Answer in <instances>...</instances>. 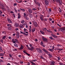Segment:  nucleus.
I'll list each match as a JSON object with an SVG mask.
<instances>
[{
	"label": "nucleus",
	"instance_id": "8",
	"mask_svg": "<svg viewBox=\"0 0 65 65\" xmlns=\"http://www.w3.org/2000/svg\"><path fill=\"white\" fill-rule=\"evenodd\" d=\"M37 51L39 53H42V51L40 49H38Z\"/></svg>",
	"mask_w": 65,
	"mask_h": 65
},
{
	"label": "nucleus",
	"instance_id": "52",
	"mask_svg": "<svg viewBox=\"0 0 65 65\" xmlns=\"http://www.w3.org/2000/svg\"><path fill=\"white\" fill-rule=\"evenodd\" d=\"M57 46H62V45H60V44H58L57 45Z\"/></svg>",
	"mask_w": 65,
	"mask_h": 65
},
{
	"label": "nucleus",
	"instance_id": "48",
	"mask_svg": "<svg viewBox=\"0 0 65 65\" xmlns=\"http://www.w3.org/2000/svg\"><path fill=\"white\" fill-rule=\"evenodd\" d=\"M43 20H44V21H47V19H44Z\"/></svg>",
	"mask_w": 65,
	"mask_h": 65
},
{
	"label": "nucleus",
	"instance_id": "34",
	"mask_svg": "<svg viewBox=\"0 0 65 65\" xmlns=\"http://www.w3.org/2000/svg\"><path fill=\"white\" fill-rule=\"evenodd\" d=\"M59 12H61V9L60 8H59Z\"/></svg>",
	"mask_w": 65,
	"mask_h": 65
},
{
	"label": "nucleus",
	"instance_id": "31",
	"mask_svg": "<svg viewBox=\"0 0 65 65\" xmlns=\"http://www.w3.org/2000/svg\"><path fill=\"white\" fill-rule=\"evenodd\" d=\"M40 44L41 45H43V42H42V41H41Z\"/></svg>",
	"mask_w": 65,
	"mask_h": 65
},
{
	"label": "nucleus",
	"instance_id": "32",
	"mask_svg": "<svg viewBox=\"0 0 65 65\" xmlns=\"http://www.w3.org/2000/svg\"><path fill=\"white\" fill-rule=\"evenodd\" d=\"M59 65H65V64H63L61 63H59Z\"/></svg>",
	"mask_w": 65,
	"mask_h": 65
},
{
	"label": "nucleus",
	"instance_id": "19",
	"mask_svg": "<svg viewBox=\"0 0 65 65\" xmlns=\"http://www.w3.org/2000/svg\"><path fill=\"white\" fill-rule=\"evenodd\" d=\"M35 31V28H33L32 32V33H33V32H34Z\"/></svg>",
	"mask_w": 65,
	"mask_h": 65
},
{
	"label": "nucleus",
	"instance_id": "9",
	"mask_svg": "<svg viewBox=\"0 0 65 65\" xmlns=\"http://www.w3.org/2000/svg\"><path fill=\"white\" fill-rule=\"evenodd\" d=\"M45 2L46 5L47 6L49 4V2H48V1H47V0H46L45 1Z\"/></svg>",
	"mask_w": 65,
	"mask_h": 65
},
{
	"label": "nucleus",
	"instance_id": "54",
	"mask_svg": "<svg viewBox=\"0 0 65 65\" xmlns=\"http://www.w3.org/2000/svg\"><path fill=\"white\" fill-rule=\"evenodd\" d=\"M26 54L28 56H30V54H28L27 53H26Z\"/></svg>",
	"mask_w": 65,
	"mask_h": 65
},
{
	"label": "nucleus",
	"instance_id": "2",
	"mask_svg": "<svg viewBox=\"0 0 65 65\" xmlns=\"http://www.w3.org/2000/svg\"><path fill=\"white\" fill-rule=\"evenodd\" d=\"M42 40L44 41H45V42H47V39L45 38H44L43 37H42Z\"/></svg>",
	"mask_w": 65,
	"mask_h": 65
},
{
	"label": "nucleus",
	"instance_id": "7",
	"mask_svg": "<svg viewBox=\"0 0 65 65\" xmlns=\"http://www.w3.org/2000/svg\"><path fill=\"white\" fill-rule=\"evenodd\" d=\"M29 45L30 47H31V48H30V49L31 50H30V51H33V46H32V44H30Z\"/></svg>",
	"mask_w": 65,
	"mask_h": 65
},
{
	"label": "nucleus",
	"instance_id": "18",
	"mask_svg": "<svg viewBox=\"0 0 65 65\" xmlns=\"http://www.w3.org/2000/svg\"><path fill=\"white\" fill-rule=\"evenodd\" d=\"M8 21L9 23H12V22L11 21V20H10V19H8Z\"/></svg>",
	"mask_w": 65,
	"mask_h": 65
},
{
	"label": "nucleus",
	"instance_id": "53",
	"mask_svg": "<svg viewBox=\"0 0 65 65\" xmlns=\"http://www.w3.org/2000/svg\"><path fill=\"white\" fill-rule=\"evenodd\" d=\"M3 62V60H1V59H0V62Z\"/></svg>",
	"mask_w": 65,
	"mask_h": 65
},
{
	"label": "nucleus",
	"instance_id": "51",
	"mask_svg": "<svg viewBox=\"0 0 65 65\" xmlns=\"http://www.w3.org/2000/svg\"><path fill=\"white\" fill-rule=\"evenodd\" d=\"M0 6H1V7H4V6H3V5H1V4H0Z\"/></svg>",
	"mask_w": 65,
	"mask_h": 65
},
{
	"label": "nucleus",
	"instance_id": "45",
	"mask_svg": "<svg viewBox=\"0 0 65 65\" xmlns=\"http://www.w3.org/2000/svg\"><path fill=\"white\" fill-rule=\"evenodd\" d=\"M43 30L45 31H46V28H44V29H43Z\"/></svg>",
	"mask_w": 65,
	"mask_h": 65
},
{
	"label": "nucleus",
	"instance_id": "35",
	"mask_svg": "<svg viewBox=\"0 0 65 65\" xmlns=\"http://www.w3.org/2000/svg\"><path fill=\"white\" fill-rule=\"evenodd\" d=\"M0 50L1 51H3V50L2 49V47L1 46H0Z\"/></svg>",
	"mask_w": 65,
	"mask_h": 65
},
{
	"label": "nucleus",
	"instance_id": "11",
	"mask_svg": "<svg viewBox=\"0 0 65 65\" xmlns=\"http://www.w3.org/2000/svg\"><path fill=\"white\" fill-rule=\"evenodd\" d=\"M42 51H43V52H45V53H48L47 51L45 50V49L43 48V49H42Z\"/></svg>",
	"mask_w": 65,
	"mask_h": 65
},
{
	"label": "nucleus",
	"instance_id": "21",
	"mask_svg": "<svg viewBox=\"0 0 65 65\" xmlns=\"http://www.w3.org/2000/svg\"><path fill=\"white\" fill-rule=\"evenodd\" d=\"M48 50H49V51H50V52H53V50L52 49H49Z\"/></svg>",
	"mask_w": 65,
	"mask_h": 65
},
{
	"label": "nucleus",
	"instance_id": "59",
	"mask_svg": "<svg viewBox=\"0 0 65 65\" xmlns=\"http://www.w3.org/2000/svg\"><path fill=\"white\" fill-rule=\"evenodd\" d=\"M24 23V20L21 22V23H22V24H23Z\"/></svg>",
	"mask_w": 65,
	"mask_h": 65
},
{
	"label": "nucleus",
	"instance_id": "16",
	"mask_svg": "<svg viewBox=\"0 0 65 65\" xmlns=\"http://www.w3.org/2000/svg\"><path fill=\"white\" fill-rule=\"evenodd\" d=\"M30 63H32V65H36V64L34 62H32V61H30Z\"/></svg>",
	"mask_w": 65,
	"mask_h": 65
},
{
	"label": "nucleus",
	"instance_id": "22",
	"mask_svg": "<svg viewBox=\"0 0 65 65\" xmlns=\"http://www.w3.org/2000/svg\"><path fill=\"white\" fill-rule=\"evenodd\" d=\"M24 17L25 18V19H26V20H29V18H28L27 16H26Z\"/></svg>",
	"mask_w": 65,
	"mask_h": 65
},
{
	"label": "nucleus",
	"instance_id": "3",
	"mask_svg": "<svg viewBox=\"0 0 65 65\" xmlns=\"http://www.w3.org/2000/svg\"><path fill=\"white\" fill-rule=\"evenodd\" d=\"M43 17V15H40L39 17L41 20V21H43L44 20L43 18H42Z\"/></svg>",
	"mask_w": 65,
	"mask_h": 65
},
{
	"label": "nucleus",
	"instance_id": "39",
	"mask_svg": "<svg viewBox=\"0 0 65 65\" xmlns=\"http://www.w3.org/2000/svg\"><path fill=\"white\" fill-rule=\"evenodd\" d=\"M13 5L14 6H17V3H15V4H14Z\"/></svg>",
	"mask_w": 65,
	"mask_h": 65
},
{
	"label": "nucleus",
	"instance_id": "10",
	"mask_svg": "<svg viewBox=\"0 0 65 65\" xmlns=\"http://www.w3.org/2000/svg\"><path fill=\"white\" fill-rule=\"evenodd\" d=\"M19 32H17V36L16 37L17 39H19Z\"/></svg>",
	"mask_w": 65,
	"mask_h": 65
},
{
	"label": "nucleus",
	"instance_id": "56",
	"mask_svg": "<svg viewBox=\"0 0 65 65\" xmlns=\"http://www.w3.org/2000/svg\"><path fill=\"white\" fill-rule=\"evenodd\" d=\"M30 63L29 62H28V64H27L28 65H30Z\"/></svg>",
	"mask_w": 65,
	"mask_h": 65
},
{
	"label": "nucleus",
	"instance_id": "50",
	"mask_svg": "<svg viewBox=\"0 0 65 65\" xmlns=\"http://www.w3.org/2000/svg\"><path fill=\"white\" fill-rule=\"evenodd\" d=\"M21 18V16H20V15H19L18 17V19H20Z\"/></svg>",
	"mask_w": 65,
	"mask_h": 65
},
{
	"label": "nucleus",
	"instance_id": "40",
	"mask_svg": "<svg viewBox=\"0 0 65 65\" xmlns=\"http://www.w3.org/2000/svg\"><path fill=\"white\" fill-rule=\"evenodd\" d=\"M8 30H11V28L10 27H9L8 28Z\"/></svg>",
	"mask_w": 65,
	"mask_h": 65
},
{
	"label": "nucleus",
	"instance_id": "36",
	"mask_svg": "<svg viewBox=\"0 0 65 65\" xmlns=\"http://www.w3.org/2000/svg\"><path fill=\"white\" fill-rule=\"evenodd\" d=\"M0 56H4V54H0Z\"/></svg>",
	"mask_w": 65,
	"mask_h": 65
},
{
	"label": "nucleus",
	"instance_id": "12",
	"mask_svg": "<svg viewBox=\"0 0 65 65\" xmlns=\"http://www.w3.org/2000/svg\"><path fill=\"white\" fill-rule=\"evenodd\" d=\"M28 12L29 13H32V10L31 9H28Z\"/></svg>",
	"mask_w": 65,
	"mask_h": 65
},
{
	"label": "nucleus",
	"instance_id": "1",
	"mask_svg": "<svg viewBox=\"0 0 65 65\" xmlns=\"http://www.w3.org/2000/svg\"><path fill=\"white\" fill-rule=\"evenodd\" d=\"M55 1L57 3H59L60 4V5H62V6H63V5H62V1L61 0H55Z\"/></svg>",
	"mask_w": 65,
	"mask_h": 65
},
{
	"label": "nucleus",
	"instance_id": "41",
	"mask_svg": "<svg viewBox=\"0 0 65 65\" xmlns=\"http://www.w3.org/2000/svg\"><path fill=\"white\" fill-rule=\"evenodd\" d=\"M0 41L1 42H2V43H3V40L2 39Z\"/></svg>",
	"mask_w": 65,
	"mask_h": 65
},
{
	"label": "nucleus",
	"instance_id": "64",
	"mask_svg": "<svg viewBox=\"0 0 65 65\" xmlns=\"http://www.w3.org/2000/svg\"><path fill=\"white\" fill-rule=\"evenodd\" d=\"M24 31H26V30H27V29H26L25 28H24Z\"/></svg>",
	"mask_w": 65,
	"mask_h": 65
},
{
	"label": "nucleus",
	"instance_id": "15",
	"mask_svg": "<svg viewBox=\"0 0 65 65\" xmlns=\"http://www.w3.org/2000/svg\"><path fill=\"white\" fill-rule=\"evenodd\" d=\"M15 43H19V41H18V40L17 39H15Z\"/></svg>",
	"mask_w": 65,
	"mask_h": 65
},
{
	"label": "nucleus",
	"instance_id": "6",
	"mask_svg": "<svg viewBox=\"0 0 65 65\" xmlns=\"http://www.w3.org/2000/svg\"><path fill=\"white\" fill-rule=\"evenodd\" d=\"M20 32L22 34H23L24 35H25V36H28V34H25V33L24 32H23L22 31H20Z\"/></svg>",
	"mask_w": 65,
	"mask_h": 65
},
{
	"label": "nucleus",
	"instance_id": "37",
	"mask_svg": "<svg viewBox=\"0 0 65 65\" xmlns=\"http://www.w3.org/2000/svg\"><path fill=\"white\" fill-rule=\"evenodd\" d=\"M47 31L48 32H50L51 33L52 32V31L50 30H47Z\"/></svg>",
	"mask_w": 65,
	"mask_h": 65
},
{
	"label": "nucleus",
	"instance_id": "28",
	"mask_svg": "<svg viewBox=\"0 0 65 65\" xmlns=\"http://www.w3.org/2000/svg\"><path fill=\"white\" fill-rule=\"evenodd\" d=\"M6 37V36H4V37H3L2 38V39H5Z\"/></svg>",
	"mask_w": 65,
	"mask_h": 65
},
{
	"label": "nucleus",
	"instance_id": "29",
	"mask_svg": "<svg viewBox=\"0 0 65 65\" xmlns=\"http://www.w3.org/2000/svg\"><path fill=\"white\" fill-rule=\"evenodd\" d=\"M37 4H38V5H39V6H40V4H39V2H37Z\"/></svg>",
	"mask_w": 65,
	"mask_h": 65
},
{
	"label": "nucleus",
	"instance_id": "20",
	"mask_svg": "<svg viewBox=\"0 0 65 65\" xmlns=\"http://www.w3.org/2000/svg\"><path fill=\"white\" fill-rule=\"evenodd\" d=\"M48 55L50 58H51V57H52V55H51V54H48Z\"/></svg>",
	"mask_w": 65,
	"mask_h": 65
},
{
	"label": "nucleus",
	"instance_id": "27",
	"mask_svg": "<svg viewBox=\"0 0 65 65\" xmlns=\"http://www.w3.org/2000/svg\"><path fill=\"white\" fill-rule=\"evenodd\" d=\"M23 48H21V47H20V48H18V49L20 50H23Z\"/></svg>",
	"mask_w": 65,
	"mask_h": 65
},
{
	"label": "nucleus",
	"instance_id": "38",
	"mask_svg": "<svg viewBox=\"0 0 65 65\" xmlns=\"http://www.w3.org/2000/svg\"><path fill=\"white\" fill-rule=\"evenodd\" d=\"M57 50H59V51H62V50H63V49H59V48H57Z\"/></svg>",
	"mask_w": 65,
	"mask_h": 65
},
{
	"label": "nucleus",
	"instance_id": "61",
	"mask_svg": "<svg viewBox=\"0 0 65 65\" xmlns=\"http://www.w3.org/2000/svg\"><path fill=\"white\" fill-rule=\"evenodd\" d=\"M49 20L50 21H52V19L51 18H50Z\"/></svg>",
	"mask_w": 65,
	"mask_h": 65
},
{
	"label": "nucleus",
	"instance_id": "30",
	"mask_svg": "<svg viewBox=\"0 0 65 65\" xmlns=\"http://www.w3.org/2000/svg\"><path fill=\"white\" fill-rule=\"evenodd\" d=\"M32 10H37V9L34 8H33L32 9Z\"/></svg>",
	"mask_w": 65,
	"mask_h": 65
},
{
	"label": "nucleus",
	"instance_id": "43",
	"mask_svg": "<svg viewBox=\"0 0 65 65\" xmlns=\"http://www.w3.org/2000/svg\"><path fill=\"white\" fill-rule=\"evenodd\" d=\"M51 35L52 36H53V37H54L55 35H54V34H51Z\"/></svg>",
	"mask_w": 65,
	"mask_h": 65
},
{
	"label": "nucleus",
	"instance_id": "57",
	"mask_svg": "<svg viewBox=\"0 0 65 65\" xmlns=\"http://www.w3.org/2000/svg\"><path fill=\"white\" fill-rule=\"evenodd\" d=\"M49 11H52V10H51V9H49Z\"/></svg>",
	"mask_w": 65,
	"mask_h": 65
},
{
	"label": "nucleus",
	"instance_id": "58",
	"mask_svg": "<svg viewBox=\"0 0 65 65\" xmlns=\"http://www.w3.org/2000/svg\"><path fill=\"white\" fill-rule=\"evenodd\" d=\"M29 29H31V26H29Z\"/></svg>",
	"mask_w": 65,
	"mask_h": 65
},
{
	"label": "nucleus",
	"instance_id": "63",
	"mask_svg": "<svg viewBox=\"0 0 65 65\" xmlns=\"http://www.w3.org/2000/svg\"><path fill=\"white\" fill-rule=\"evenodd\" d=\"M29 29V32H31V29Z\"/></svg>",
	"mask_w": 65,
	"mask_h": 65
},
{
	"label": "nucleus",
	"instance_id": "42",
	"mask_svg": "<svg viewBox=\"0 0 65 65\" xmlns=\"http://www.w3.org/2000/svg\"><path fill=\"white\" fill-rule=\"evenodd\" d=\"M54 37L55 38H57V36L54 35V37Z\"/></svg>",
	"mask_w": 65,
	"mask_h": 65
},
{
	"label": "nucleus",
	"instance_id": "13",
	"mask_svg": "<svg viewBox=\"0 0 65 65\" xmlns=\"http://www.w3.org/2000/svg\"><path fill=\"white\" fill-rule=\"evenodd\" d=\"M19 27L21 29H22L23 28V25L22 24H20L19 25Z\"/></svg>",
	"mask_w": 65,
	"mask_h": 65
},
{
	"label": "nucleus",
	"instance_id": "55",
	"mask_svg": "<svg viewBox=\"0 0 65 65\" xmlns=\"http://www.w3.org/2000/svg\"><path fill=\"white\" fill-rule=\"evenodd\" d=\"M7 26H8V27H10V25H9V24H8L7 25Z\"/></svg>",
	"mask_w": 65,
	"mask_h": 65
},
{
	"label": "nucleus",
	"instance_id": "4",
	"mask_svg": "<svg viewBox=\"0 0 65 65\" xmlns=\"http://www.w3.org/2000/svg\"><path fill=\"white\" fill-rule=\"evenodd\" d=\"M65 30V27H62L61 28V31L63 33L64 32Z\"/></svg>",
	"mask_w": 65,
	"mask_h": 65
},
{
	"label": "nucleus",
	"instance_id": "17",
	"mask_svg": "<svg viewBox=\"0 0 65 65\" xmlns=\"http://www.w3.org/2000/svg\"><path fill=\"white\" fill-rule=\"evenodd\" d=\"M12 41L13 43H15V41H14V39H12Z\"/></svg>",
	"mask_w": 65,
	"mask_h": 65
},
{
	"label": "nucleus",
	"instance_id": "47",
	"mask_svg": "<svg viewBox=\"0 0 65 65\" xmlns=\"http://www.w3.org/2000/svg\"><path fill=\"white\" fill-rule=\"evenodd\" d=\"M23 53H25V54H26V53H27L26 52V51H23Z\"/></svg>",
	"mask_w": 65,
	"mask_h": 65
},
{
	"label": "nucleus",
	"instance_id": "26",
	"mask_svg": "<svg viewBox=\"0 0 65 65\" xmlns=\"http://www.w3.org/2000/svg\"><path fill=\"white\" fill-rule=\"evenodd\" d=\"M2 8V9L3 10H6V9H5V8Z\"/></svg>",
	"mask_w": 65,
	"mask_h": 65
},
{
	"label": "nucleus",
	"instance_id": "14",
	"mask_svg": "<svg viewBox=\"0 0 65 65\" xmlns=\"http://www.w3.org/2000/svg\"><path fill=\"white\" fill-rule=\"evenodd\" d=\"M15 26L16 27H18L19 26V24L17 23H15Z\"/></svg>",
	"mask_w": 65,
	"mask_h": 65
},
{
	"label": "nucleus",
	"instance_id": "25",
	"mask_svg": "<svg viewBox=\"0 0 65 65\" xmlns=\"http://www.w3.org/2000/svg\"><path fill=\"white\" fill-rule=\"evenodd\" d=\"M14 45L15 47H18V45L17 44H14Z\"/></svg>",
	"mask_w": 65,
	"mask_h": 65
},
{
	"label": "nucleus",
	"instance_id": "24",
	"mask_svg": "<svg viewBox=\"0 0 65 65\" xmlns=\"http://www.w3.org/2000/svg\"><path fill=\"white\" fill-rule=\"evenodd\" d=\"M27 47V48H28V50H31V48H30L29 47V46H28V45H26Z\"/></svg>",
	"mask_w": 65,
	"mask_h": 65
},
{
	"label": "nucleus",
	"instance_id": "5",
	"mask_svg": "<svg viewBox=\"0 0 65 65\" xmlns=\"http://www.w3.org/2000/svg\"><path fill=\"white\" fill-rule=\"evenodd\" d=\"M51 64H52V65H55V62L53 61H52L51 62H50Z\"/></svg>",
	"mask_w": 65,
	"mask_h": 65
},
{
	"label": "nucleus",
	"instance_id": "49",
	"mask_svg": "<svg viewBox=\"0 0 65 65\" xmlns=\"http://www.w3.org/2000/svg\"><path fill=\"white\" fill-rule=\"evenodd\" d=\"M24 17H26V13H24Z\"/></svg>",
	"mask_w": 65,
	"mask_h": 65
},
{
	"label": "nucleus",
	"instance_id": "62",
	"mask_svg": "<svg viewBox=\"0 0 65 65\" xmlns=\"http://www.w3.org/2000/svg\"><path fill=\"white\" fill-rule=\"evenodd\" d=\"M0 13L1 14L2 13V12L1 10L0 11Z\"/></svg>",
	"mask_w": 65,
	"mask_h": 65
},
{
	"label": "nucleus",
	"instance_id": "33",
	"mask_svg": "<svg viewBox=\"0 0 65 65\" xmlns=\"http://www.w3.org/2000/svg\"><path fill=\"white\" fill-rule=\"evenodd\" d=\"M50 38V39H54L52 37V36H50V37H49Z\"/></svg>",
	"mask_w": 65,
	"mask_h": 65
},
{
	"label": "nucleus",
	"instance_id": "60",
	"mask_svg": "<svg viewBox=\"0 0 65 65\" xmlns=\"http://www.w3.org/2000/svg\"><path fill=\"white\" fill-rule=\"evenodd\" d=\"M9 56L10 57H12V55H11V54H9Z\"/></svg>",
	"mask_w": 65,
	"mask_h": 65
},
{
	"label": "nucleus",
	"instance_id": "23",
	"mask_svg": "<svg viewBox=\"0 0 65 65\" xmlns=\"http://www.w3.org/2000/svg\"><path fill=\"white\" fill-rule=\"evenodd\" d=\"M40 32L41 33H42V34H43V35L44 34V32H43L42 31H40Z\"/></svg>",
	"mask_w": 65,
	"mask_h": 65
},
{
	"label": "nucleus",
	"instance_id": "46",
	"mask_svg": "<svg viewBox=\"0 0 65 65\" xmlns=\"http://www.w3.org/2000/svg\"><path fill=\"white\" fill-rule=\"evenodd\" d=\"M35 24V25L36 27H37V23H36Z\"/></svg>",
	"mask_w": 65,
	"mask_h": 65
},
{
	"label": "nucleus",
	"instance_id": "44",
	"mask_svg": "<svg viewBox=\"0 0 65 65\" xmlns=\"http://www.w3.org/2000/svg\"><path fill=\"white\" fill-rule=\"evenodd\" d=\"M13 16L14 18H15V14H13Z\"/></svg>",
	"mask_w": 65,
	"mask_h": 65
}]
</instances>
